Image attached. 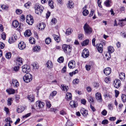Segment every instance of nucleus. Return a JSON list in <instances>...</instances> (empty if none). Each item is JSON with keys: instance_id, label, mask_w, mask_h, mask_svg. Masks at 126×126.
I'll list each match as a JSON object with an SVG mask.
<instances>
[{"instance_id": "f257e3e1", "label": "nucleus", "mask_w": 126, "mask_h": 126, "mask_svg": "<svg viewBox=\"0 0 126 126\" xmlns=\"http://www.w3.org/2000/svg\"><path fill=\"white\" fill-rule=\"evenodd\" d=\"M34 9L35 13L38 15H40L44 9V8L43 6L39 4L36 3L34 6Z\"/></svg>"}, {"instance_id": "f03ea898", "label": "nucleus", "mask_w": 126, "mask_h": 126, "mask_svg": "<svg viewBox=\"0 0 126 126\" xmlns=\"http://www.w3.org/2000/svg\"><path fill=\"white\" fill-rule=\"evenodd\" d=\"M62 49L65 53L68 54L71 52L72 47L69 45L63 44L62 45Z\"/></svg>"}, {"instance_id": "7ed1b4c3", "label": "nucleus", "mask_w": 126, "mask_h": 126, "mask_svg": "<svg viewBox=\"0 0 126 126\" xmlns=\"http://www.w3.org/2000/svg\"><path fill=\"white\" fill-rule=\"evenodd\" d=\"M83 29L85 33L87 34H89L92 32V28L87 23L84 25Z\"/></svg>"}, {"instance_id": "20e7f679", "label": "nucleus", "mask_w": 126, "mask_h": 126, "mask_svg": "<svg viewBox=\"0 0 126 126\" xmlns=\"http://www.w3.org/2000/svg\"><path fill=\"white\" fill-rule=\"evenodd\" d=\"M32 79V75L29 73L26 74L23 77V79L25 82L28 83L30 82Z\"/></svg>"}, {"instance_id": "39448f33", "label": "nucleus", "mask_w": 126, "mask_h": 126, "mask_svg": "<svg viewBox=\"0 0 126 126\" xmlns=\"http://www.w3.org/2000/svg\"><path fill=\"white\" fill-rule=\"evenodd\" d=\"M27 23L30 25H32L34 22L33 17L31 15H28L26 18Z\"/></svg>"}, {"instance_id": "423d86ee", "label": "nucleus", "mask_w": 126, "mask_h": 126, "mask_svg": "<svg viewBox=\"0 0 126 126\" xmlns=\"http://www.w3.org/2000/svg\"><path fill=\"white\" fill-rule=\"evenodd\" d=\"M89 52L88 50L85 48L83 49L82 53V56L84 58H86L89 56Z\"/></svg>"}, {"instance_id": "0eeeda50", "label": "nucleus", "mask_w": 126, "mask_h": 126, "mask_svg": "<svg viewBox=\"0 0 126 126\" xmlns=\"http://www.w3.org/2000/svg\"><path fill=\"white\" fill-rule=\"evenodd\" d=\"M22 71L23 73H27L30 71V67L27 64L24 65L22 67Z\"/></svg>"}, {"instance_id": "6e6552de", "label": "nucleus", "mask_w": 126, "mask_h": 126, "mask_svg": "<svg viewBox=\"0 0 126 126\" xmlns=\"http://www.w3.org/2000/svg\"><path fill=\"white\" fill-rule=\"evenodd\" d=\"M114 87L117 88H118L121 85L120 81L118 79H116L114 81Z\"/></svg>"}, {"instance_id": "1a4fd4ad", "label": "nucleus", "mask_w": 126, "mask_h": 126, "mask_svg": "<svg viewBox=\"0 0 126 126\" xmlns=\"http://www.w3.org/2000/svg\"><path fill=\"white\" fill-rule=\"evenodd\" d=\"M68 65L69 68L73 69L75 67V62L74 61L72 60L69 62Z\"/></svg>"}, {"instance_id": "9d476101", "label": "nucleus", "mask_w": 126, "mask_h": 126, "mask_svg": "<svg viewBox=\"0 0 126 126\" xmlns=\"http://www.w3.org/2000/svg\"><path fill=\"white\" fill-rule=\"evenodd\" d=\"M44 105V103L40 101H38L36 102V106L39 108H43Z\"/></svg>"}, {"instance_id": "9b49d317", "label": "nucleus", "mask_w": 126, "mask_h": 126, "mask_svg": "<svg viewBox=\"0 0 126 126\" xmlns=\"http://www.w3.org/2000/svg\"><path fill=\"white\" fill-rule=\"evenodd\" d=\"M114 49L113 48L112 46H110L108 47V52H109V56L108 58L107 57V59L108 60V59H110L111 58L110 53L114 52Z\"/></svg>"}, {"instance_id": "f8f14e48", "label": "nucleus", "mask_w": 126, "mask_h": 126, "mask_svg": "<svg viewBox=\"0 0 126 126\" xmlns=\"http://www.w3.org/2000/svg\"><path fill=\"white\" fill-rule=\"evenodd\" d=\"M96 47L98 51L100 53H101L103 50V46L101 43H98L96 44Z\"/></svg>"}, {"instance_id": "ddd939ff", "label": "nucleus", "mask_w": 126, "mask_h": 126, "mask_svg": "<svg viewBox=\"0 0 126 126\" xmlns=\"http://www.w3.org/2000/svg\"><path fill=\"white\" fill-rule=\"evenodd\" d=\"M18 47L20 49H23L26 47V44L23 41H21L18 44Z\"/></svg>"}, {"instance_id": "4468645a", "label": "nucleus", "mask_w": 126, "mask_h": 126, "mask_svg": "<svg viewBox=\"0 0 126 126\" xmlns=\"http://www.w3.org/2000/svg\"><path fill=\"white\" fill-rule=\"evenodd\" d=\"M95 97L96 100L99 102H101L102 99L101 94L99 92H97L95 94Z\"/></svg>"}, {"instance_id": "2eb2a0df", "label": "nucleus", "mask_w": 126, "mask_h": 126, "mask_svg": "<svg viewBox=\"0 0 126 126\" xmlns=\"http://www.w3.org/2000/svg\"><path fill=\"white\" fill-rule=\"evenodd\" d=\"M111 72V69L109 67L105 69L104 70V72L106 75H109Z\"/></svg>"}, {"instance_id": "dca6fc26", "label": "nucleus", "mask_w": 126, "mask_h": 126, "mask_svg": "<svg viewBox=\"0 0 126 126\" xmlns=\"http://www.w3.org/2000/svg\"><path fill=\"white\" fill-rule=\"evenodd\" d=\"M70 105L72 108H74L77 107V103L76 101H70Z\"/></svg>"}, {"instance_id": "f3484780", "label": "nucleus", "mask_w": 126, "mask_h": 126, "mask_svg": "<svg viewBox=\"0 0 126 126\" xmlns=\"http://www.w3.org/2000/svg\"><path fill=\"white\" fill-rule=\"evenodd\" d=\"M80 112L84 116H86L88 114V111L83 108H82L80 109Z\"/></svg>"}, {"instance_id": "a211bd4d", "label": "nucleus", "mask_w": 126, "mask_h": 126, "mask_svg": "<svg viewBox=\"0 0 126 126\" xmlns=\"http://www.w3.org/2000/svg\"><path fill=\"white\" fill-rule=\"evenodd\" d=\"M12 83L14 87H17L19 86V83L17 80L16 79H13Z\"/></svg>"}, {"instance_id": "6ab92c4d", "label": "nucleus", "mask_w": 126, "mask_h": 126, "mask_svg": "<svg viewBox=\"0 0 126 126\" xmlns=\"http://www.w3.org/2000/svg\"><path fill=\"white\" fill-rule=\"evenodd\" d=\"M17 37L15 35H13L12 37L10 38L8 40V42L10 44H11L15 42L16 39L15 37Z\"/></svg>"}, {"instance_id": "aec40b11", "label": "nucleus", "mask_w": 126, "mask_h": 126, "mask_svg": "<svg viewBox=\"0 0 126 126\" xmlns=\"http://www.w3.org/2000/svg\"><path fill=\"white\" fill-rule=\"evenodd\" d=\"M112 2L111 0H106L104 2V4L107 7H109L111 5Z\"/></svg>"}, {"instance_id": "412c9836", "label": "nucleus", "mask_w": 126, "mask_h": 126, "mask_svg": "<svg viewBox=\"0 0 126 126\" xmlns=\"http://www.w3.org/2000/svg\"><path fill=\"white\" fill-rule=\"evenodd\" d=\"M46 65L48 68L49 69L51 68L53 66L52 63L50 61H47Z\"/></svg>"}, {"instance_id": "4be33fe9", "label": "nucleus", "mask_w": 126, "mask_h": 126, "mask_svg": "<svg viewBox=\"0 0 126 126\" xmlns=\"http://www.w3.org/2000/svg\"><path fill=\"white\" fill-rule=\"evenodd\" d=\"M24 110V108L23 106H18L16 110V111L18 113H21Z\"/></svg>"}, {"instance_id": "5701e85b", "label": "nucleus", "mask_w": 126, "mask_h": 126, "mask_svg": "<svg viewBox=\"0 0 126 126\" xmlns=\"http://www.w3.org/2000/svg\"><path fill=\"white\" fill-rule=\"evenodd\" d=\"M6 91L9 94H14L15 92V90L12 88L7 89L6 90Z\"/></svg>"}, {"instance_id": "b1692460", "label": "nucleus", "mask_w": 126, "mask_h": 126, "mask_svg": "<svg viewBox=\"0 0 126 126\" xmlns=\"http://www.w3.org/2000/svg\"><path fill=\"white\" fill-rule=\"evenodd\" d=\"M22 58L19 57L17 58L16 59V63L19 65H20L22 64Z\"/></svg>"}, {"instance_id": "393cba45", "label": "nucleus", "mask_w": 126, "mask_h": 126, "mask_svg": "<svg viewBox=\"0 0 126 126\" xmlns=\"http://www.w3.org/2000/svg\"><path fill=\"white\" fill-rule=\"evenodd\" d=\"M28 100L31 102H33L34 100V98L32 95H28L27 96Z\"/></svg>"}, {"instance_id": "a878e982", "label": "nucleus", "mask_w": 126, "mask_h": 126, "mask_svg": "<svg viewBox=\"0 0 126 126\" xmlns=\"http://www.w3.org/2000/svg\"><path fill=\"white\" fill-rule=\"evenodd\" d=\"M54 39L57 42H59L60 41V39L59 36L57 35L53 34L52 35Z\"/></svg>"}, {"instance_id": "bb28decb", "label": "nucleus", "mask_w": 126, "mask_h": 126, "mask_svg": "<svg viewBox=\"0 0 126 126\" xmlns=\"http://www.w3.org/2000/svg\"><path fill=\"white\" fill-rule=\"evenodd\" d=\"M74 3L72 1H68V3L67 4V7L69 8H71L73 7Z\"/></svg>"}, {"instance_id": "cd10ccee", "label": "nucleus", "mask_w": 126, "mask_h": 126, "mask_svg": "<svg viewBox=\"0 0 126 126\" xmlns=\"http://www.w3.org/2000/svg\"><path fill=\"white\" fill-rule=\"evenodd\" d=\"M13 26L14 28H17L18 26L19 23L16 20L13 21L12 23Z\"/></svg>"}, {"instance_id": "c85d7f7f", "label": "nucleus", "mask_w": 126, "mask_h": 126, "mask_svg": "<svg viewBox=\"0 0 126 126\" xmlns=\"http://www.w3.org/2000/svg\"><path fill=\"white\" fill-rule=\"evenodd\" d=\"M72 95L71 93H67L66 94V99L67 100H70L72 99Z\"/></svg>"}, {"instance_id": "c756f323", "label": "nucleus", "mask_w": 126, "mask_h": 126, "mask_svg": "<svg viewBox=\"0 0 126 126\" xmlns=\"http://www.w3.org/2000/svg\"><path fill=\"white\" fill-rule=\"evenodd\" d=\"M31 31L29 30H26L25 33L24 35L25 36L29 37L31 35Z\"/></svg>"}, {"instance_id": "7c9ffc66", "label": "nucleus", "mask_w": 126, "mask_h": 126, "mask_svg": "<svg viewBox=\"0 0 126 126\" xmlns=\"http://www.w3.org/2000/svg\"><path fill=\"white\" fill-rule=\"evenodd\" d=\"M120 78L122 80H124L125 79V74L123 72L119 74Z\"/></svg>"}, {"instance_id": "2f4dec72", "label": "nucleus", "mask_w": 126, "mask_h": 126, "mask_svg": "<svg viewBox=\"0 0 126 126\" xmlns=\"http://www.w3.org/2000/svg\"><path fill=\"white\" fill-rule=\"evenodd\" d=\"M61 86L62 87V89L63 91H65L66 92L68 89V86H66L65 85H61Z\"/></svg>"}, {"instance_id": "473e14b6", "label": "nucleus", "mask_w": 126, "mask_h": 126, "mask_svg": "<svg viewBox=\"0 0 126 126\" xmlns=\"http://www.w3.org/2000/svg\"><path fill=\"white\" fill-rule=\"evenodd\" d=\"M48 4L50 8L53 9L54 8L53 5V2L52 0H49L48 1Z\"/></svg>"}, {"instance_id": "72a5a7b5", "label": "nucleus", "mask_w": 126, "mask_h": 126, "mask_svg": "<svg viewBox=\"0 0 126 126\" xmlns=\"http://www.w3.org/2000/svg\"><path fill=\"white\" fill-rule=\"evenodd\" d=\"M40 47L39 46H36L34 47L33 48V51L36 52L40 51Z\"/></svg>"}, {"instance_id": "f704fd0d", "label": "nucleus", "mask_w": 126, "mask_h": 126, "mask_svg": "<svg viewBox=\"0 0 126 126\" xmlns=\"http://www.w3.org/2000/svg\"><path fill=\"white\" fill-rule=\"evenodd\" d=\"M89 42V39L85 40L82 43V46H84L87 45L88 44Z\"/></svg>"}, {"instance_id": "c9c22d12", "label": "nucleus", "mask_w": 126, "mask_h": 126, "mask_svg": "<svg viewBox=\"0 0 126 126\" xmlns=\"http://www.w3.org/2000/svg\"><path fill=\"white\" fill-rule=\"evenodd\" d=\"M72 31L71 29L69 28L66 30L65 34L67 35H69L71 34Z\"/></svg>"}, {"instance_id": "e433bc0d", "label": "nucleus", "mask_w": 126, "mask_h": 126, "mask_svg": "<svg viewBox=\"0 0 126 126\" xmlns=\"http://www.w3.org/2000/svg\"><path fill=\"white\" fill-rule=\"evenodd\" d=\"M45 27V24L43 23H40L39 24V29L42 30L44 29Z\"/></svg>"}, {"instance_id": "4c0bfd02", "label": "nucleus", "mask_w": 126, "mask_h": 126, "mask_svg": "<svg viewBox=\"0 0 126 126\" xmlns=\"http://www.w3.org/2000/svg\"><path fill=\"white\" fill-rule=\"evenodd\" d=\"M89 12L88 10L87 9L84 10L82 12L83 15L85 16H86L89 14Z\"/></svg>"}, {"instance_id": "58836bf2", "label": "nucleus", "mask_w": 126, "mask_h": 126, "mask_svg": "<svg viewBox=\"0 0 126 126\" xmlns=\"http://www.w3.org/2000/svg\"><path fill=\"white\" fill-rule=\"evenodd\" d=\"M29 41L31 44H34L35 43V40L33 38L30 37L29 39Z\"/></svg>"}, {"instance_id": "ea45409f", "label": "nucleus", "mask_w": 126, "mask_h": 126, "mask_svg": "<svg viewBox=\"0 0 126 126\" xmlns=\"http://www.w3.org/2000/svg\"><path fill=\"white\" fill-rule=\"evenodd\" d=\"M121 98L122 101L123 102H125L126 101V95L123 94L121 96Z\"/></svg>"}, {"instance_id": "a19ab883", "label": "nucleus", "mask_w": 126, "mask_h": 126, "mask_svg": "<svg viewBox=\"0 0 126 126\" xmlns=\"http://www.w3.org/2000/svg\"><path fill=\"white\" fill-rule=\"evenodd\" d=\"M51 41V38L49 37L47 38L45 40V42L46 44H49Z\"/></svg>"}, {"instance_id": "79ce46f5", "label": "nucleus", "mask_w": 126, "mask_h": 126, "mask_svg": "<svg viewBox=\"0 0 126 126\" xmlns=\"http://www.w3.org/2000/svg\"><path fill=\"white\" fill-rule=\"evenodd\" d=\"M31 5V3L30 2H28L26 3L24 5L25 7L27 9L30 8V6Z\"/></svg>"}, {"instance_id": "37998d69", "label": "nucleus", "mask_w": 126, "mask_h": 126, "mask_svg": "<svg viewBox=\"0 0 126 126\" xmlns=\"http://www.w3.org/2000/svg\"><path fill=\"white\" fill-rule=\"evenodd\" d=\"M34 68L36 69H38L39 67L38 64L35 63H33L32 64Z\"/></svg>"}, {"instance_id": "c03bdc74", "label": "nucleus", "mask_w": 126, "mask_h": 126, "mask_svg": "<svg viewBox=\"0 0 126 126\" xmlns=\"http://www.w3.org/2000/svg\"><path fill=\"white\" fill-rule=\"evenodd\" d=\"M11 56V54L10 52L6 53L5 55V57L7 59L10 58Z\"/></svg>"}, {"instance_id": "a18cd8bd", "label": "nucleus", "mask_w": 126, "mask_h": 126, "mask_svg": "<svg viewBox=\"0 0 126 126\" xmlns=\"http://www.w3.org/2000/svg\"><path fill=\"white\" fill-rule=\"evenodd\" d=\"M57 61L60 63H63L64 61L63 57H61L58 59Z\"/></svg>"}, {"instance_id": "49530a36", "label": "nucleus", "mask_w": 126, "mask_h": 126, "mask_svg": "<svg viewBox=\"0 0 126 126\" xmlns=\"http://www.w3.org/2000/svg\"><path fill=\"white\" fill-rule=\"evenodd\" d=\"M57 93V92L56 91H54L52 92V93L50 94L49 97H50L51 96L53 97L55 96Z\"/></svg>"}, {"instance_id": "de8ad7c7", "label": "nucleus", "mask_w": 126, "mask_h": 126, "mask_svg": "<svg viewBox=\"0 0 126 126\" xmlns=\"http://www.w3.org/2000/svg\"><path fill=\"white\" fill-rule=\"evenodd\" d=\"M1 8L2 9L6 10L7 9L8 7L5 5L3 4L1 6Z\"/></svg>"}, {"instance_id": "09e8293b", "label": "nucleus", "mask_w": 126, "mask_h": 126, "mask_svg": "<svg viewBox=\"0 0 126 126\" xmlns=\"http://www.w3.org/2000/svg\"><path fill=\"white\" fill-rule=\"evenodd\" d=\"M46 105L47 107L48 108H50L51 107V105L49 101H46Z\"/></svg>"}, {"instance_id": "8fccbe9b", "label": "nucleus", "mask_w": 126, "mask_h": 126, "mask_svg": "<svg viewBox=\"0 0 126 126\" xmlns=\"http://www.w3.org/2000/svg\"><path fill=\"white\" fill-rule=\"evenodd\" d=\"M79 82V80L78 79H75L73 81V83L75 84H77Z\"/></svg>"}, {"instance_id": "3c124183", "label": "nucleus", "mask_w": 126, "mask_h": 126, "mask_svg": "<svg viewBox=\"0 0 126 126\" xmlns=\"http://www.w3.org/2000/svg\"><path fill=\"white\" fill-rule=\"evenodd\" d=\"M73 125V124L70 121H68L66 123V126H72Z\"/></svg>"}, {"instance_id": "603ef678", "label": "nucleus", "mask_w": 126, "mask_h": 126, "mask_svg": "<svg viewBox=\"0 0 126 126\" xmlns=\"http://www.w3.org/2000/svg\"><path fill=\"white\" fill-rule=\"evenodd\" d=\"M12 101V98H10L8 99L7 102L8 105V106H10L11 105V102Z\"/></svg>"}, {"instance_id": "864d4df0", "label": "nucleus", "mask_w": 126, "mask_h": 126, "mask_svg": "<svg viewBox=\"0 0 126 126\" xmlns=\"http://www.w3.org/2000/svg\"><path fill=\"white\" fill-rule=\"evenodd\" d=\"M109 123L108 121L106 119L103 120L101 123L102 124L104 125H106L108 124Z\"/></svg>"}, {"instance_id": "5fc2aeb1", "label": "nucleus", "mask_w": 126, "mask_h": 126, "mask_svg": "<svg viewBox=\"0 0 126 126\" xmlns=\"http://www.w3.org/2000/svg\"><path fill=\"white\" fill-rule=\"evenodd\" d=\"M88 100L89 102L90 103L93 102L94 101V100L93 98L90 96H89L88 97Z\"/></svg>"}, {"instance_id": "6e6d98bb", "label": "nucleus", "mask_w": 126, "mask_h": 126, "mask_svg": "<svg viewBox=\"0 0 126 126\" xmlns=\"http://www.w3.org/2000/svg\"><path fill=\"white\" fill-rule=\"evenodd\" d=\"M1 37L2 38L3 40H5V39L6 35L5 33L3 32L1 35Z\"/></svg>"}, {"instance_id": "4d7b16f0", "label": "nucleus", "mask_w": 126, "mask_h": 126, "mask_svg": "<svg viewBox=\"0 0 126 126\" xmlns=\"http://www.w3.org/2000/svg\"><path fill=\"white\" fill-rule=\"evenodd\" d=\"M125 10V7L123 6H121L120 7L119 10L121 12H124Z\"/></svg>"}, {"instance_id": "13d9d810", "label": "nucleus", "mask_w": 126, "mask_h": 126, "mask_svg": "<svg viewBox=\"0 0 126 126\" xmlns=\"http://www.w3.org/2000/svg\"><path fill=\"white\" fill-rule=\"evenodd\" d=\"M85 68L86 70L87 71L90 70L91 68V66L89 65H86L85 66Z\"/></svg>"}, {"instance_id": "bf43d9fd", "label": "nucleus", "mask_w": 126, "mask_h": 126, "mask_svg": "<svg viewBox=\"0 0 126 126\" xmlns=\"http://www.w3.org/2000/svg\"><path fill=\"white\" fill-rule=\"evenodd\" d=\"M16 12L17 14L19 15L22 13V11L20 9H17L16 10Z\"/></svg>"}, {"instance_id": "052dcab7", "label": "nucleus", "mask_w": 126, "mask_h": 126, "mask_svg": "<svg viewBox=\"0 0 126 126\" xmlns=\"http://www.w3.org/2000/svg\"><path fill=\"white\" fill-rule=\"evenodd\" d=\"M107 113V111L105 110H104L101 112V114L104 116L106 115Z\"/></svg>"}, {"instance_id": "680f3d73", "label": "nucleus", "mask_w": 126, "mask_h": 126, "mask_svg": "<svg viewBox=\"0 0 126 126\" xmlns=\"http://www.w3.org/2000/svg\"><path fill=\"white\" fill-rule=\"evenodd\" d=\"M31 114V113H27L24 115L23 116V118H26L27 117L30 116Z\"/></svg>"}, {"instance_id": "e2e57ef3", "label": "nucleus", "mask_w": 126, "mask_h": 126, "mask_svg": "<svg viewBox=\"0 0 126 126\" xmlns=\"http://www.w3.org/2000/svg\"><path fill=\"white\" fill-rule=\"evenodd\" d=\"M105 81L106 83H108L109 82V81H110V78L108 77L106 78L104 80Z\"/></svg>"}, {"instance_id": "0e129e2a", "label": "nucleus", "mask_w": 126, "mask_h": 126, "mask_svg": "<svg viewBox=\"0 0 126 126\" xmlns=\"http://www.w3.org/2000/svg\"><path fill=\"white\" fill-rule=\"evenodd\" d=\"M60 114L62 115H64L66 114V113L64 111L62 110L60 111Z\"/></svg>"}, {"instance_id": "69168bd1", "label": "nucleus", "mask_w": 126, "mask_h": 126, "mask_svg": "<svg viewBox=\"0 0 126 126\" xmlns=\"http://www.w3.org/2000/svg\"><path fill=\"white\" fill-rule=\"evenodd\" d=\"M57 22L56 19L55 18H53L51 20V22L55 24Z\"/></svg>"}, {"instance_id": "338daca9", "label": "nucleus", "mask_w": 126, "mask_h": 126, "mask_svg": "<svg viewBox=\"0 0 126 126\" xmlns=\"http://www.w3.org/2000/svg\"><path fill=\"white\" fill-rule=\"evenodd\" d=\"M83 35L82 34H80L78 36V38L80 40H81L83 38Z\"/></svg>"}, {"instance_id": "774afa93", "label": "nucleus", "mask_w": 126, "mask_h": 126, "mask_svg": "<svg viewBox=\"0 0 126 126\" xmlns=\"http://www.w3.org/2000/svg\"><path fill=\"white\" fill-rule=\"evenodd\" d=\"M4 44L2 42H0V48L1 49H3L4 48Z\"/></svg>"}]
</instances>
